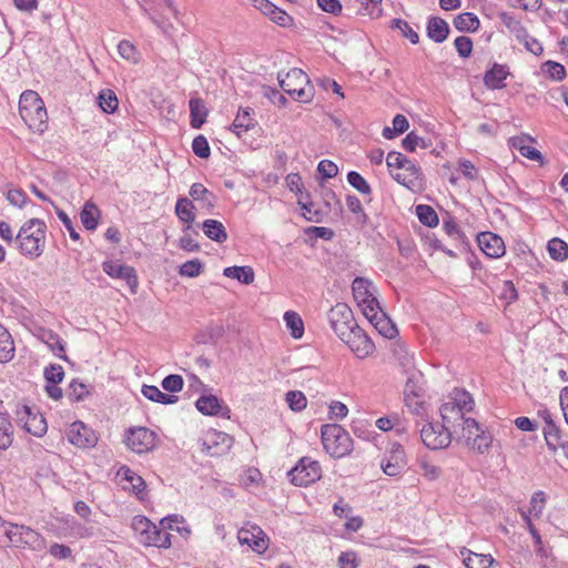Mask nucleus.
<instances>
[{
    "instance_id": "59",
    "label": "nucleus",
    "mask_w": 568,
    "mask_h": 568,
    "mask_svg": "<svg viewBox=\"0 0 568 568\" xmlns=\"http://www.w3.org/2000/svg\"><path fill=\"white\" fill-rule=\"evenodd\" d=\"M203 271V264L200 260L194 258L183 263L180 267V274L186 277H195Z\"/></svg>"
},
{
    "instance_id": "42",
    "label": "nucleus",
    "mask_w": 568,
    "mask_h": 568,
    "mask_svg": "<svg viewBox=\"0 0 568 568\" xmlns=\"http://www.w3.org/2000/svg\"><path fill=\"white\" fill-rule=\"evenodd\" d=\"M544 437L548 449L556 453L561 445L566 442L562 439L560 429L558 426H551L550 428H544Z\"/></svg>"
},
{
    "instance_id": "44",
    "label": "nucleus",
    "mask_w": 568,
    "mask_h": 568,
    "mask_svg": "<svg viewBox=\"0 0 568 568\" xmlns=\"http://www.w3.org/2000/svg\"><path fill=\"white\" fill-rule=\"evenodd\" d=\"M524 142L525 138L523 136H516L511 139L513 146L516 148L523 156L534 161H541V153L537 149L530 145H526Z\"/></svg>"
},
{
    "instance_id": "48",
    "label": "nucleus",
    "mask_w": 568,
    "mask_h": 568,
    "mask_svg": "<svg viewBox=\"0 0 568 568\" xmlns=\"http://www.w3.org/2000/svg\"><path fill=\"white\" fill-rule=\"evenodd\" d=\"M491 436L490 434L484 432H480V434L476 437H474L471 440L467 443V446L478 454L486 453L489 447L491 446Z\"/></svg>"
},
{
    "instance_id": "13",
    "label": "nucleus",
    "mask_w": 568,
    "mask_h": 568,
    "mask_svg": "<svg viewBox=\"0 0 568 568\" xmlns=\"http://www.w3.org/2000/svg\"><path fill=\"white\" fill-rule=\"evenodd\" d=\"M342 341L346 343L355 356L361 359L369 356L375 349L374 343L358 324L353 328L352 333H349V337H344Z\"/></svg>"
},
{
    "instance_id": "12",
    "label": "nucleus",
    "mask_w": 568,
    "mask_h": 568,
    "mask_svg": "<svg viewBox=\"0 0 568 568\" xmlns=\"http://www.w3.org/2000/svg\"><path fill=\"white\" fill-rule=\"evenodd\" d=\"M392 178L415 193L423 191L425 187L420 169L414 162L409 163L403 170L392 171Z\"/></svg>"
},
{
    "instance_id": "38",
    "label": "nucleus",
    "mask_w": 568,
    "mask_h": 568,
    "mask_svg": "<svg viewBox=\"0 0 568 568\" xmlns=\"http://www.w3.org/2000/svg\"><path fill=\"white\" fill-rule=\"evenodd\" d=\"M13 442V425L4 413H0V449H8Z\"/></svg>"
},
{
    "instance_id": "28",
    "label": "nucleus",
    "mask_w": 568,
    "mask_h": 568,
    "mask_svg": "<svg viewBox=\"0 0 568 568\" xmlns=\"http://www.w3.org/2000/svg\"><path fill=\"white\" fill-rule=\"evenodd\" d=\"M204 234L212 241L217 243H223L227 240V233L222 224V222L217 220H205L202 225Z\"/></svg>"
},
{
    "instance_id": "2",
    "label": "nucleus",
    "mask_w": 568,
    "mask_h": 568,
    "mask_svg": "<svg viewBox=\"0 0 568 568\" xmlns=\"http://www.w3.org/2000/svg\"><path fill=\"white\" fill-rule=\"evenodd\" d=\"M19 113L26 124L34 132L47 128V110L42 99L34 91H24L19 101Z\"/></svg>"
},
{
    "instance_id": "26",
    "label": "nucleus",
    "mask_w": 568,
    "mask_h": 568,
    "mask_svg": "<svg viewBox=\"0 0 568 568\" xmlns=\"http://www.w3.org/2000/svg\"><path fill=\"white\" fill-rule=\"evenodd\" d=\"M449 33V27L447 22L438 17H433L429 19L427 24V36L434 40L435 42H443L446 40Z\"/></svg>"
},
{
    "instance_id": "30",
    "label": "nucleus",
    "mask_w": 568,
    "mask_h": 568,
    "mask_svg": "<svg viewBox=\"0 0 568 568\" xmlns=\"http://www.w3.org/2000/svg\"><path fill=\"white\" fill-rule=\"evenodd\" d=\"M223 275L237 280L242 284H252L255 278L254 271L251 266H229L223 271Z\"/></svg>"
},
{
    "instance_id": "47",
    "label": "nucleus",
    "mask_w": 568,
    "mask_h": 568,
    "mask_svg": "<svg viewBox=\"0 0 568 568\" xmlns=\"http://www.w3.org/2000/svg\"><path fill=\"white\" fill-rule=\"evenodd\" d=\"M416 213L420 223H423L424 225L433 227L438 224L437 213L432 206L419 204L416 207Z\"/></svg>"
},
{
    "instance_id": "10",
    "label": "nucleus",
    "mask_w": 568,
    "mask_h": 568,
    "mask_svg": "<svg viewBox=\"0 0 568 568\" xmlns=\"http://www.w3.org/2000/svg\"><path fill=\"white\" fill-rule=\"evenodd\" d=\"M156 434L146 427H134L128 430L125 444L136 454H145L156 446Z\"/></svg>"
},
{
    "instance_id": "62",
    "label": "nucleus",
    "mask_w": 568,
    "mask_h": 568,
    "mask_svg": "<svg viewBox=\"0 0 568 568\" xmlns=\"http://www.w3.org/2000/svg\"><path fill=\"white\" fill-rule=\"evenodd\" d=\"M454 45L462 58H468L473 51V41L466 36L457 37Z\"/></svg>"
},
{
    "instance_id": "19",
    "label": "nucleus",
    "mask_w": 568,
    "mask_h": 568,
    "mask_svg": "<svg viewBox=\"0 0 568 568\" xmlns=\"http://www.w3.org/2000/svg\"><path fill=\"white\" fill-rule=\"evenodd\" d=\"M477 242L480 250L488 257L497 258L505 254V245L503 239L491 232L480 233L477 236Z\"/></svg>"
},
{
    "instance_id": "36",
    "label": "nucleus",
    "mask_w": 568,
    "mask_h": 568,
    "mask_svg": "<svg viewBox=\"0 0 568 568\" xmlns=\"http://www.w3.org/2000/svg\"><path fill=\"white\" fill-rule=\"evenodd\" d=\"M449 402L454 403V405L457 408H460V410L465 414L468 412H471L475 405V402L471 397V395L459 388H455L449 397Z\"/></svg>"
},
{
    "instance_id": "17",
    "label": "nucleus",
    "mask_w": 568,
    "mask_h": 568,
    "mask_svg": "<svg viewBox=\"0 0 568 568\" xmlns=\"http://www.w3.org/2000/svg\"><path fill=\"white\" fill-rule=\"evenodd\" d=\"M233 439L223 432L210 429L203 442L204 450L211 456L226 453L232 447Z\"/></svg>"
},
{
    "instance_id": "45",
    "label": "nucleus",
    "mask_w": 568,
    "mask_h": 568,
    "mask_svg": "<svg viewBox=\"0 0 568 568\" xmlns=\"http://www.w3.org/2000/svg\"><path fill=\"white\" fill-rule=\"evenodd\" d=\"M548 252L551 258L565 261L568 258V244L558 237H554L548 242Z\"/></svg>"
},
{
    "instance_id": "5",
    "label": "nucleus",
    "mask_w": 568,
    "mask_h": 568,
    "mask_svg": "<svg viewBox=\"0 0 568 568\" xmlns=\"http://www.w3.org/2000/svg\"><path fill=\"white\" fill-rule=\"evenodd\" d=\"M131 527L136 535L139 541L144 546H153L159 548H168L171 546V535L156 527L150 519L144 516H134Z\"/></svg>"
},
{
    "instance_id": "37",
    "label": "nucleus",
    "mask_w": 568,
    "mask_h": 568,
    "mask_svg": "<svg viewBox=\"0 0 568 568\" xmlns=\"http://www.w3.org/2000/svg\"><path fill=\"white\" fill-rule=\"evenodd\" d=\"M141 392L143 394V396H145L148 399H150L152 402L166 404V405L174 404L178 402V396L171 395V394H165V393L161 392L156 386H153V385H143Z\"/></svg>"
},
{
    "instance_id": "32",
    "label": "nucleus",
    "mask_w": 568,
    "mask_h": 568,
    "mask_svg": "<svg viewBox=\"0 0 568 568\" xmlns=\"http://www.w3.org/2000/svg\"><path fill=\"white\" fill-rule=\"evenodd\" d=\"M99 217L100 211L98 206L94 203L88 201L80 213V219L83 226L89 231L95 230L99 223Z\"/></svg>"
},
{
    "instance_id": "15",
    "label": "nucleus",
    "mask_w": 568,
    "mask_h": 568,
    "mask_svg": "<svg viewBox=\"0 0 568 568\" xmlns=\"http://www.w3.org/2000/svg\"><path fill=\"white\" fill-rule=\"evenodd\" d=\"M68 440L79 448H90L95 446L98 437L94 432L82 422H74L67 432Z\"/></svg>"
},
{
    "instance_id": "56",
    "label": "nucleus",
    "mask_w": 568,
    "mask_h": 568,
    "mask_svg": "<svg viewBox=\"0 0 568 568\" xmlns=\"http://www.w3.org/2000/svg\"><path fill=\"white\" fill-rule=\"evenodd\" d=\"M550 79L561 81L566 78V69L562 64L555 61H546L542 65Z\"/></svg>"
},
{
    "instance_id": "23",
    "label": "nucleus",
    "mask_w": 568,
    "mask_h": 568,
    "mask_svg": "<svg viewBox=\"0 0 568 568\" xmlns=\"http://www.w3.org/2000/svg\"><path fill=\"white\" fill-rule=\"evenodd\" d=\"M37 337L44 343L57 356L67 359L65 345L62 338L51 329L39 328Z\"/></svg>"
},
{
    "instance_id": "49",
    "label": "nucleus",
    "mask_w": 568,
    "mask_h": 568,
    "mask_svg": "<svg viewBox=\"0 0 568 568\" xmlns=\"http://www.w3.org/2000/svg\"><path fill=\"white\" fill-rule=\"evenodd\" d=\"M418 466L420 468L422 476L427 480H436L442 475V468L426 458H422L418 462Z\"/></svg>"
},
{
    "instance_id": "51",
    "label": "nucleus",
    "mask_w": 568,
    "mask_h": 568,
    "mask_svg": "<svg viewBox=\"0 0 568 568\" xmlns=\"http://www.w3.org/2000/svg\"><path fill=\"white\" fill-rule=\"evenodd\" d=\"M286 403L294 412H302L306 408L307 399L301 390H290L286 393Z\"/></svg>"
},
{
    "instance_id": "24",
    "label": "nucleus",
    "mask_w": 568,
    "mask_h": 568,
    "mask_svg": "<svg viewBox=\"0 0 568 568\" xmlns=\"http://www.w3.org/2000/svg\"><path fill=\"white\" fill-rule=\"evenodd\" d=\"M460 556L466 568H489L495 564L491 555L477 554L465 547L460 549Z\"/></svg>"
},
{
    "instance_id": "11",
    "label": "nucleus",
    "mask_w": 568,
    "mask_h": 568,
    "mask_svg": "<svg viewBox=\"0 0 568 568\" xmlns=\"http://www.w3.org/2000/svg\"><path fill=\"white\" fill-rule=\"evenodd\" d=\"M420 438L424 445L430 449H443L449 446L452 433L444 424L428 423L420 429Z\"/></svg>"
},
{
    "instance_id": "52",
    "label": "nucleus",
    "mask_w": 568,
    "mask_h": 568,
    "mask_svg": "<svg viewBox=\"0 0 568 568\" xmlns=\"http://www.w3.org/2000/svg\"><path fill=\"white\" fill-rule=\"evenodd\" d=\"M347 181L359 193L365 194V195L372 193V187L369 186L367 181L358 172L351 171L347 174Z\"/></svg>"
},
{
    "instance_id": "41",
    "label": "nucleus",
    "mask_w": 568,
    "mask_h": 568,
    "mask_svg": "<svg viewBox=\"0 0 568 568\" xmlns=\"http://www.w3.org/2000/svg\"><path fill=\"white\" fill-rule=\"evenodd\" d=\"M284 321L286 323L287 328L291 331V335L294 338L302 337L304 333V324L302 317L297 313L293 311L286 312L284 314Z\"/></svg>"
},
{
    "instance_id": "57",
    "label": "nucleus",
    "mask_w": 568,
    "mask_h": 568,
    "mask_svg": "<svg viewBox=\"0 0 568 568\" xmlns=\"http://www.w3.org/2000/svg\"><path fill=\"white\" fill-rule=\"evenodd\" d=\"M480 432L484 430L480 428L476 419L465 418L463 420V437L465 438L466 443L478 436Z\"/></svg>"
},
{
    "instance_id": "39",
    "label": "nucleus",
    "mask_w": 568,
    "mask_h": 568,
    "mask_svg": "<svg viewBox=\"0 0 568 568\" xmlns=\"http://www.w3.org/2000/svg\"><path fill=\"white\" fill-rule=\"evenodd\" d=\"M255 125V120L252 116V112L250 108L240 109L237 112L233 123L232 130L240 136L239 129L243 131H247Z\"/></svg>"
},
{
    "instance_id": "29",
    "label": "nucleus",
    "mask_w": 568,
    "mask_h": 568,
    "mask_svg": "<svg viewBox=\"0 0 568 568\" xmlns=\"http://www.w3.org/2000/svg\"><path fill=\"white\" fill-rule=\"evenodd\" d=\"M503 26L507 28L509 33L514 36L518 42L525 40L527 38V29L523 26V23L517 20L514 16L503 12L499 16Z\"/></svg>"
},
{
    "instance_id": "31",
    "label": "nucleus",
    "mask_w": 568,
    "mask_h": 568,
    "mask_svg": "<svg viewBox=\"0 0 568 568\" xmlns=\"http://www.w3.org/2000/svg\"><path fill=\"white\" fill-rule=\"evenodd\" d=\"M14 344L11 334L0 324V363H8L14 356Z\"/></svg>"
},
{
    "instance_id": "3",
    "label": "nucleus",
    "mask_w": 568,
    "mask_h": 568,
    "mask_svg": "<svg viewBox=\"0 0 568 568\" xmlns=\"http://www.w3.org/2000/svg\"><path fill=\"white\" fill-rule=\"evenodd\" d=\"M322 443L324 449L334 458H342L353 449V439L349 434L337 424L322 426Z\"/></svg>"
},
{
    "instance_id": "60",
    "label": "nucleus",
    "mask_w": 568,
    "mask_h": 568,
    "mask_svg": "<svg viewBox=\"0 0 568 568\" xmlns=\"http://www.w3.org/2000/svg\"><path fill=\"white\" fill-rule=\"evenodd\" d=\"M183 385V378L178 374H171L162 381V387L170 393H178L182 390Z\"/></svg>"
},
{
    "instance_id": "46",
    "label": "nucleus",
    "mask_w": 568,
    "mask_h": 568,
    "mask_svg": "<svg viewBox=\"0 0 568 568\" xmlns=\"http://www.w3.org/2000/svg\"><path fill=\"white\" fill-rule=\"evenodd\" d=\"M99 106L105 113H113L119 105L118 98L112 90H102L98 97Z\"/></svg>"
},
{
    "instance_id": "64",
    "label": "nucleus",
    "mask_w": 568,
    "mask_h": 568,
    "mask_svg": "<svg viewBox=\"0 0 568 568\" xmlns=\"http://www.w3.org/2000/svg\"><path fill=\"white\" fill-rule=\"evenodd\" d=\"M337 565L339 568H358V558L354 551H345L338 556Z\"/></svg>"
},
{
    "instance_id": "27",
    "label": "nucleus",
    "mask_w": 568,
    "mask_h": 568,
    "mask_svg": "<svg viewBox=\"0 0 568 568\" xmlns=\"http://www.w3.org/2000/svg\"><path fill=\"white\" fill-rule=\"evenodd\" d=\"M191 125L194 129H200L206 121L207 109L200 98H192L189 101Z\"/></svg>"
},
{
    "instance_id": "35",
    "label": "nucleus",
    "mask_w": 568,
    "mask_h": 568,
    "mask_svg": "<svg viewBox=\"0 0 568 568\" xmlns=\"http://www.w3.org/2000/svg\"><path fill=\"white\" fill-rule=\"evenodd\" d=\"M480 26L478 17L473 12H464L454 19V27L462 32H475Z\"/></svg>"
},
{
    "instance_id": "9",
    "label": "nucleus",
    "mask_w": 568,
    "mask_h": 568,
    "mask_svg": "<svg viewBox=\"0 0 568 568\" xmlns=\"http://www.w3.org/2000/svg\"><path fill=\"white\" fill-rule=\"evenodd\" d=\"M287 476L295 486H308L321 478L322 468L318 462L310 457H303L297 465L287 473Z\"/></svg>"
},
{
    "instance_id": "18",
    "label": "nucleus",
    "mask_w": 568,
    "mask_h": 568,
    "mask_svg": "<svg viewBox=\"0 0 568 568\" xmlns=\"http://www.w3.org/2000/svg\"><path fill=\"white\" fill-rule=\"evenodd\" d=\"M241 544L248 545L254 551L262 554L268 547V539L258 526L241 528L237 535Z\"/></svg>"
},
{
    "instance_id": "43",
    "label": "nucleus",
    "mask_w": 568,
    "mask_h": 568,
    "mask_svg": "<svg viewBox=\"0 0 568 568\" xmlns=\"http://www.w3.org/2000/svg\"><path fill=\"white\" fill-rule=\"evenodd\" d=\"M409 124L408 120L403 114H397L393 119V128L385 126L383 129V136L387 140L393 139L395 135L404 133L407 131Z\"/></svg>"
},
{
    "instance_id": "34",
    "label": "nucleus",
    "mask_w": 568,
    "mask_h": 568,
    "mask_svg": "<svg viewBox=\"0 0 568 568\" xmlns=\"http://www.w3.org/2000/svg\"><path fill=\"white\" fill-rule=\"evenodd\" d=\"M439 412H440L443 424L447 428L454 426L456 422L465 419L464 413L460 410V408H457L454 405V403H452L449 400L444 403L440 406Z\"/></svg>"
},
{
    "instance_id": "53",
    "label": "nucleus",
    "mask_w": 568,
    "mask_h": 568,
    "mask_svg": "<svg viewBox=\"0 0 568 568\" xmlns=\"http://www.w3.org/2000/svg\"><path fill=\"white\" fill-rule=\"evenodd\" d=\"M118 52L123 59L132 63H136L139 61L136 48L128 40L120 41L118 44Z\"/></svg>"
},
{
    "instance_id": "58",
    "label": "nucleus",
    "mask_w": 568,
    "mask_h": 568,
    "mask_svg": "<svg viewBox=\"0 0 568 568\" xmlns=\"http://www.w3.org/2000/svg\"><path fill=\"white\" fill-rule=\"evenodd\" d=\"M192 150L201 159H207L211 154L210 145L204 135H197L192 142Z\"/></svg>"
},
{
    "instance_id": "14",
    "label": "nucleus",
    "mask_w": 568,
    "mask_h": 568,
    "mask_svg": "<svg viewBox=\"0 0 568 568\" xmlns=\"http://www.w3.org/2000/svg\"><path fill=\"white\" fill-rule=\"evenodd\" d=\"M116 477L124 490L135 494L140 500L145 499L146 483L140 475L124 465L119 468Z\"/></svg>"
},
{
    "instance_id": "61",
    "label": "nucleus",
    "mask_w": 568,
    "mask_h": 568,
    "mask_svg": "<svg viewBox=\"0 0 568 568\" xmlns=\"http://www.w3.org/2000/svg\"><path fill=\"white\" fill-rule=\"evenodd\" d=\"M546 504L545 493L539 490L536 491L530 499L529 514H532L535 517H539L544 510Z\"/></svg>"
},
{
    "instance_id": "25",
    "label": "nucleus",
    "mask_w": 568,
    "mask_h": 568,
    "mask_svg": "<svg viewBox=\"0 0 568 568\" xmlns=\"http://www.w3.org/2000/svg\"><path fill=\"white\" fill-rule=\"evenodd\" d=\"M194 209L193 202L187 197H180L176 201L175 214L182 222L187 224L183 232H187L191 229V223L195 220Z\"/></svg>"
},
{
    "instance_id": "7",
    "label": "nucleus",
    "mask_w": 568,
    "mask_h": 568,
    "mask_svg": "<svg viewBox=\"0 0 568 568\" xmlns=\"http://www.w3.org/2000/svg\"><path fill=\"white\" fill-rule=\"evenodd\" d=\"M14 414L17 424L27 433L37 437H42L47 433V422L38 409L22 404L17 406Z\"/></svg>"
},
{
    "instance_id": "50",
    "label": "nucleus",
    "mask_w": 568,
    "mask_h": 568,
    "mask_svg": "<svg viewBox=\"0 0 568 568\" xmlns=\"http://www.w3.org/2000/svg\"><path fill=\"white\" fill-rule=\"evenodd\" d=\"M413 161L408 160L403 153L392 151L386 156V164L389 169V172L392 171H398L406 168L409 163Z\"/></svg>"
},
{
    "instance_id": "63",
    "label": "nucleus",
    "mask_w": 568,
    "mask_h": 568,
    "mask_svg": "<svg viewBox=\"0 0 568 568\" xmlns=\"http://www.w3.org/2000/svg\"><path fill=\"white\" fill-rule=\"evenodd\" d=\"M44 377L49 384H59L64 377V371L61 365H50L44 369Z\"/></svg>"
},
{
    "instance_id": "8",
    "label": "nucleus",
    "mask_w": 568,
    "mask_h": 568,
    "mask_svg": "<svg viewBox=\"0 0 568 568\" xmlns=\"http://www.w3.org/2000/svg\"><path fill=\"white\" fill-rule=\"evenodd\" d=\"M328 321L332 329L341 341L344 337H349V333L357 325L353 311L345 303H337L329 310Z\"/></svg>"
},
{
    "instance_id": "21",
    "label": "nucleus",
    "mask_w": 568,
    "mask_h": 568,
    "mask_svg": "<svg viewBox=\"0 0 568 568\" xmlns=\"http://www.w3.org/2000/svg\"><path fill=\"white\" fill-rule=\"evenodd\" d=\"M382 469L387 476L399 475L406 466L405 453L400 444H393L387 462H382Z\"/></svg>"
},
{
    "instance_id": "6",
    "label": "nucleus",
    "mask_w": 568,
    "mask_h": 568,
    "mask_svg": "<svg viewBox=\"0 0 568 568\" xmlns=\"http://www.w3.org/2000/svg\"><path fill=\"white\" fill-rule=\"evenodd\" d=\"M352 291L364 316L381 307L376 297L377 290L372 281L365 277H355L352 283Z\"/></svg>"
},
{
    "instance_id": "40",
    "label": "nucleus",
    "mask_w": 568,
    "mask_h": 568,
    "mask_svg": "<svg viewBox=\"0 0 568 568\" xmlns=\"http://www.w3.org/2000/svg\"><path fill=\"white\" fill-rule=\"evenodd\" d=\"M195 406L204 415H217L221 409L220 400L214 395H202Z\"/></svg>"
},
{
    "instance_id": "55",
    "label": "nucleus",
    "mask_w": 568,
    "mask_h": 568,
    "mask_svg": "<svg viewBox=\"0 0 568 568\" xmlns=\"http://www.w3.org/2000/svg\"><path fill=\"white\" fill-rule=\"evenodd\" d=\"M89 395L88 386L78 381H72L69 385L68 397L71 400L80 402Z\"/></svg>"
},
{
    "instance_id": "20",
    "label": "nucleus",
    "mask_w": 568,
    "mask_h": 568,
    "mask_svg": "<svg viewBox=\"0 0 568 568\" xmlns=\"http://www.w3.org/2000/svg\"><path fill=\"white\" fill-rule=\"evenodd\" d=\"M365 317L384 337L394 338L398 334L395 324L390 321L382 307L375 310Z\"/></svg>"
},
{
    "instance_id": "54",
    "label": "nucleus",
    "mask_w": 568,
    "mask_h": 568,
    "mask_svg": "<svg viewBox=\"0 0 568 568\" xmlns=\"http://www.w3.org/2000/svg\"><path fill=\"white\" fill-rule=\"evenodd\" d=\"M390 27L393 29H397L402 32V34L410 40L413 44H416L419 40V37L416 31H414L407 21L402 19L392 20Z\"/></svg>"
},
{
    "instance_id": "22",
    "label": "nucleus",
    "mask_w": 568,
    "mask_h": 568,
    "mask_svg": "<svg viewBox=\"0 0 568 568\" xmlns=\"http://www.w3.org/2000/svg\"><path fill=\"white\" fill-rule=\"evenodd\" d=\"M509 75V70L504 64L494 63L484 75V83L490 90L503 89L506 87L505 80Z\"/></svg>"
},
{
    "instance_id": "33",
    "label": "nucleus",
    "mask_w": 568,
    "mask_h": 568,
    "mask_svg": "<svg viewBox=\"0 0 568 568\" xmlns=\"http://www.w3.org/2000/svg\"><path fill=\"white\" fill-rule=\"evenodd\" d=\"M190 196L202 203L203 207L212 210L214 207L215 196L202 184L193 183L190 189Z\"/></svg>"
},
{
    "instance_id": "4",
    "label": "nucleus",
    "mask_w": 568,
    "mask_h": 568,
    "mask_svg": "<svg viewBox=\"0 0 568 568\" xmlns=\"http://www.w3.org/2000/svg\"><path fill=\"white\" fill-rule=\"evenodd\" d=\"M277 80L281 89L293 99L304 103L312 101L313 88L310 84L307 74L303 70L293 68L285 75L278 73Z\"/></svg>"
},
{
    "instance_id": "1",
    "label": "nucleus",
    "mask_w": 568,
    "mask_h": 568,
    "mask_svg": "<svg viewBox=\"0 0 568 568\" xmlns=\"http://www.w3.org/2000/svg\"><path fill=\"white\" fill-rule=\"evenodd\" d=\"M45 224L39 219L27 221L14 237L20 253L31 260L39 257L45 245Z\"/></svg>"
},
{
    "instance_id": "16",
    "label": "nucleus",
    "mask_w": 568,
    "mask_h": 568,
    "mask_svg": "<svg viewBox=\"0 0 568 568\" xmlns=\"http://www.w3.org/2000/svg\"><path fill=\"white\" fill-rule=\"evenodd\" d=\"M102 268L109 276L124 280L131 292L135 293L139 281L136 272L132 266L123 265L113 261H105L102 264Z\"/></svg>"
}]
</instances>
